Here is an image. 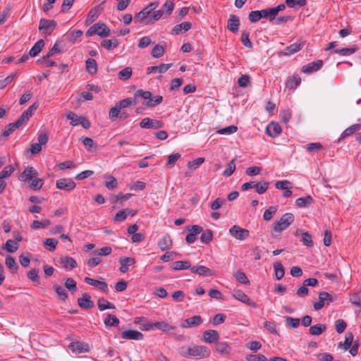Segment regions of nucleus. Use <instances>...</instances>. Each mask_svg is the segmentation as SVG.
<instances>
[{
	"mask_svg": "<svg viewBox=\"0 0 361 361\" xmlns=\"http://www.w3.org/2000/svg\"><path fill=\"white\" fill-rule=\"evenodd\" d=\"M179 353L183 357L195 359L208 357L211 353L209 349L204 345L183 346Z\"/></svg>",
	"mask_w": 361,
	"mask_h": 361,
	"instance_id": "nucleus-1",
	"label": "nucleus"
},
{
	"mask_svg": "<svg viewBox=\"0 0 361 361\" xmlns=\"http://www.w3.org/2000/svg\"><path fill=\"white\" fill-rule=\"evenodd\" d=\"M294 216L291 213L284 214L281 219L273 224V231L276 233H281L286 229L293 221Z\"/></svg>",
	"mask_w": 361,
	"mask_h": 361,
	"instance_id": "nucleus-2",
	"label": "nucleus"
},
{
	"mask_svg": "<svg viewBox=\"0 0 361 361\" xmlns=\"http://www.w3.org/2000/svg\"><path fill=\"white\" fill-rule=\"evenodd\" d=\"M110 29L105 23H97L91 26L85 35L87 37H91L94 35H97L102 37H106L110 35Z\"/></svg>",
	"mask_w": 361,
	"mask_h": 361,
	"instance_id": "nucleus-3",
	"label": "nucleus"
},
{
	"mask_svg": "<svg viewBox=\"0 0 361 361\" xmlns=\"http://www.w3.org/2000/svg\"><path fill=\"white\" fill-rule=\"evenodd\" d=\"M229 233L233 237L239 240H244L250 235V231L247 229L241 228L238 225L231 226Z\"/></svg>",
	"mask_w": 361,
	"mask_h": 361,
	"instance_id": "nucleus-4",
	"label": "nucleus"
},
{
	"mask_svg": "<svg viewBox=\"0 0 361 361\" xmlns=\"http://www.w3.org/2000/svg\"><path fill=\"white\" fill-rule=\"evenodd\" d=\"M334 300V298L330 293L325 291L320 292L319 293V301L314 303L313 307L314 310H319L324 306L325 302L329 304Z\"/></svg>",
	"mask_w": 361,
	"mask_h": 361,
	"instance_id": "nucleus-5",
	"label": "nucleus"
},
{
	"mask_svg": "<svg viewBox=\"0 0 361 361\" xmlns=\"http://www.w3.org/2000/svg\"><path fill=\"white\" fill-rule=\"evenodd\" d=\"M140 126L142 128L159 129L164 126V123L159 120L145 118L140 121Z\"/></svg>",
	"mask_w": 361,
	"mask_h": 361,
	"instance_id": "nucleus-6",
	"label": "nucleus"
},
{
	"mask_svg": "<svg viewBox=\"0 0 361 361\" xmlns=\"http://www.w3.org/2000/svg\"><path fill=\"white\" fill-rule=\"evenodd\" d=\"M75 183L71 178H60L56 182V188L66 191H71L75 189Z\"/></svg>",
	"mask_w": 361,
	"mask_h": 361,
	"instance_id": "nucleus-7",
	"label": "nucleus"
},
{
	"mask_svg": "<svg viewBox=\"0 0 361 361\" xmlns=\"http://www.w3.org/2000/svg\"><path fill=\"white\" fill-rule=\"evenodd\" d=\"M57 25L56 22L54 20H47L42 18L39 21V30H44V32L48 35H50L53 30Z\"/></svg>",
	"mask_w": 361,
	"mask_h": 361,
	"instance_id": "nucleus-8",
	"label": "nucleus"
},
{
	"mask_svg": "<svg viewBox=\"0 0 361 361\" xmlns=\"http://www.w3.org/2000/svg\"><path fill=\"white\" fill-rule=\"evenodd\" d=\"M233 297L235 299H236V300H238L250 307H252L255 308L257 307V302L253 301L252 300H251L243 291H242L240 290H234Z\"/></svg>",
	"mask_w": 361,
	"mask_h": 361,
	"instance_id": "nucleus-9",
	"label": "nucleus"
},
{
	"mask_svg": "<svg viewBox=\"0 0 361 361\" xmlns=\"http://www.w3.org/2000/svg\"><path fill=\"white\" fill-rule=\"evenodd\" d=\"M323 63L322 60H317L315 61L310 62L302 66V71L305 73L310 74L320 70L323 66Z\"/></svg>",
	"mask_w": 361,
	"mask_h": 361,
	"instance_id": "nucleus-10",
	"label": "nucleus"
},
{
	"mask_svg": "<svg viewBox=\"0 0 361 361\" xmlns=\"http://www.w3.org/2000/svg\"><path fill=\"white\" fill-rule=\"evenodd\" d=\"M203 231V228L198 225H193L188 228V234L186 235L185 240L188 243H192L197 239V235Z\"/></svg>",
	"mask_w": 361,
	"mask_h": 361,
	"instance_id": "nucleus-11",
	"label": "nucleus"
},
{
	"mask_svg": "<svg viewBox=\"0 0 361 361\" xmlns=\"http://www.w3.org/2000/svg\"><path fill=\"white\" fill-rule=\"evenodd\" d=\"M202 318L200 315H195L185 319L180 324L182 328H191L200 325L202 323Z\"/></svg>",
	"mask_w": 361,
	"mask_h": 361,
	"instance_id": "nucleus-12",
	"label": "nucleus"
},
{
	"mask_svg": "<svg viewBox=\"0 0 361 361\" xmlns=\"http://www.w3.org/2000/svg\"><path fill=\"white\" fill-rule=\"evenodd\" d=\"M104 3L105 1H103L102 4L90 11L85 21L86 25L92 24L99 17V13L103 9L102 6Z\"/></svg>",
	"mask_w": 361,
	"mask_h": 361,
	"instance_id": "nucleus-13",
	"label": "nucleus"
},
{
	"mask_svg": "<svg viewBox=\"0 0 361 361\" xmlns=\"http://www.w3.org/2000/svg\"><path fill=\"white\" fill-rule=\"evenodd\" d=\"M304 43L302 42H295L287 47L283 51L279 53L280 56H290L295 53L299 51L302 47Z\"/></svg>",
	"mask_w": 361,
	"mask_h": 361,
	"instance_id": "nucleus-14",
	"label": "nucleus"
},
{
	"mask_svg": "<svg viewBox=\"0 0 361 361\" xmlns=\"http://www.w3.org/2000/svg\"><path fill=\"white\" fill-rule=\"evenodd\" d=\"M37 175L38 173L36 169L32 166H28L20 174V179L24 182H30L34 178H36Z\"/></svg>",
	"mask_w": 361,
	"mask_h": 361,
	"instance_id": "nucleus-15",
	"label": "nucleus"
},
{
	"mask_svg": "<svg viewBox=\"0 0 361 361\" xmlns=\"http://www.w3.org/2000/svg\"><path fill=\"white\" fill-rule=\"evenodd\" d=\"M190 271L193 274H198L199 276H211L214 274V271L205 266L198 265L193 266L190 268Z\"/></svg>",
	"mask_w": 361,
	"mask_h": 361,
	"instance_id": "nucleus-16",
	"label": "nucleus"
},
{
	"mask_svg": "<svg viewBox=\"0 0 361 361\" xmlns=\"http://www.w3.org/2000/svg\"><path fill=\"white\" fill-rule=\"evenodd\" d=\"M240 26V19L239 18L234 15L231 14L228 20V30L231 32L235 34L238 32Z\"/></svg>",
	"mask_w": 361,
	"mask_h": 361,
	"instance_id": "nucleus-17",
	"label": "nucleus"
},
{
	"mask_svg": "<svg viewBox=\"0 0 361 361\" xmlns=\"http://www.w3.org/2000/svg\"><path fill=\"white\" fill-rule=\"evenodd\" d=\"M78 304L82 309H90L94 307V302L88 293H83L82 298L78 299Z\"/></svg>",
	"mask_w": 361,
	"mask_h": 361,
	"instance_id": "nucleus-18",
	"label": "nucleus"
},
{
	"mask_svg": "<svg viewBox=\"0 0 361 361\" xmlns=\"http://www.w3.org/2000/svg\"><path fill=\"white\" fill-rule=\"evenodd\" d=\"M121 338L126 340H141L143 334L137 330H127L121 333Z\"/></svg>",
	"mask_w": 361,
	"mask_h": 361,
	"instance_id": "nucleus-19",
	"label": "nucleus"
},
{
	"mask_svg": "<svg viewBox=\"0 0 361 361\" xmlns=\"http://www.w3.org/2000/svg\"><path fill=\"white\" fill-rule=\"evenodd\" d=\"M266 133L271 137H276L281 133V127L278 123L271 122L266 128Z\"/></svg>",
	"mask_w": 361,
	"mask_h": 361,
	"instance_id": "nucleus-20",
	"label": "nucleus"
},
{
	"mask_svg": "<svg viewBox=\"0 0 361 361\" xmlns=\"http://www.w3.org/2000/svg\"><path fill=\"white\" fill-rule=\"evenodd\" d=\"M84 281L89 285L99 288L105 293L109 292L108 284L106 282L93 279L90 277H85Z\"/></svg>",
	"mask_w": 361,
	"mask_h": 361,
	"instance_id": "nucleus-21",
	"label": "nucleus"
},
{
	"mask_svg": "<svg viewBox=\"0 0 361 361\" xmlns=\"http://www.w3.org/2000/svg\"><path fill=\"white\" fill-rule=\"evenodd\" d=\"M24 124L25 123L19 118L16 122L11 123L5 127V130L1 133V136L8 137L16 129Z\"/></svg>",
	"mask_w": 361,
	"mask_h": 361,
	"instance_id": "nucleus-22",
	"label": "nucleus"
},
{
	"mask_svg": "<svg viewBox=\"0 0 361 361\" xmlns=\"http://www.w3.org/2000/svg\"><path fill=\"white\" fill-rule=\"evenodd\" d=\"M219 338V334L216 330H207L203 333L202 340L205 343H212L216 342Z\"/></svg>",
	"mask_w": 361,
	"mask_h": 361,
	"instance_id": "nucleus-23",
	"label": "nucleus"
},
{
	"mask_svg": "<svg viewBox=\"0 0 361 361\" xmlns=\"http://www.w3.org/2000/svg\"><path fill=\"white\" fill-rule=\"evenodd\" d=\"M171 63H161L159 66H149L147 68V73L151 74L156 73L157 72L164 73L166 72L171 67Z\"/></svg>",
	"mask_w": 361,
	"mask_h": 361,
	"instance_id": "nucleus-24",
	"label": "nucleus"
},
{
	"mask_svg": "<svg viewBox=\"0 0 361 361\" xmlns=\"http://www.w3.org/2000/svg\"><path fill=\"white\" fill-rule=\"evenodd\" d=\"M192 27V24L190 22L185 21L180 24L174 26L171 30L173 35H179L182 31L187 32Z\"/></svg>",
	"mask_w": 361,
	"mask_h": 361,
	"instance_id": "nucleus-25",
	"label": "nucleus"
},
{
	"mask_svg": "<svg viewBox=\"0 0 361 361\" xmlns=\"http://www.w3.org/2000/svg\"><path fill=\"white\" fill-rule=\"evenodd\" d=\"M173 241L169 235L164 236L157 243L161 250L164 251L171 247Z\"/></svg>",
	"mask_w": 361,
	"mask_h": 361,
	"instance_id": "nucleus-26",
	"label": "nucleus"
},
{
	"mask_svg": "<svg viewBox=\"0 0 361 361\" xmlns=\"http://www.w3.org/2000/svg\"><path fill=\"white\" fill-rule=\"evenodd\" d=\"M38 107V104L37 103L31 105L27 110H25L20 116V120L25 124L30 119V118L32 116L35 111Z\"/></svg>",
	"mask_w": 361,
	"mask_h": 361,
	"instance_id": "nucleus-27",
	"label": "nucleus"
},
{
	"mask_svg": "<svg viewBox=\"0 0 361 361\" xmlns=\"http://www.w3.org/2000/svg\"><path fill=\"white\" fill-rule=\"evenodd\" d=\"M171 268L175 271L185 270L191 268L189 261H176L171 264Z\"/></svg>",
	"mask_w": 361,
	"mask_h": 361,
	"instance_id": "nucleus-28",
	"label": "nucleus"
},
{
	"mask_svg": "<svg viewBox=\"0 0 361 361\" xmlns=\"http://www.w3.org/2000/svg\"><path fill=\"white\" fill-rule=\"evenodd\" d=\"M361 128V124H354L346 128L343 133L341 135L337 142H340L343 139L348 136L353 135L355 131L359 130Z\"/></svg>",
	"mask_w": 361,
	"mask_h": 361,
	"instance_id": "nucleus-29",
	"label": "nucleus"
},
{
	"mask_svg": "<svg viewBox=\"0 0 361 361\" xmlns=\"http://www.w3.org/2000/svg\"><path fill=\"white\" fill-rule=\"evenodd\" d=\"M70 349L73 352L82 353L87 352L89 350L88 345L83 344L80 342H72L69 345Z\"/></svg>",
	"mask_w": 361,
	"mask_h": 361,
	"instance_id": "nucleus-30",
	"label": "nucleus"
},
{
	"mask_svg": "<svg viewBox=\"0 0 361 361\" xmlns=\"http://www.w3.org/2000/svg\"><path fill=\"white\" fill-rule=\"evenodd\" d=\"M44 41L43 39L38 40L30 49L29 55L32 57L37 56L44 47Z\"/></svg>",
	"mask_w": 361,
	"mask_h": 361,
	"instance_id": "nucleus-31",
	"label": "nucleus"
},
{
	"mask_svg": "<svg viewBox=\"0 0 361 361\" xmlns=\"http://www.w3.org/2000/svg\"><path fill=\"white\" fill-rule=\"evenodd\" d=\"M216 350L222 355H228L231 351V347L226 342H217L216 343Z\"/></svg>",
	"mask_w": 361,
	"mask_h": 361,
	"instance_id": "nucleus-32",
	"label": "nucleus"
},
{
	"mask_svg": "<svg viewBox=\"0 0 361 361\" xmlns=\"http://www.w3.org/2000/svg\"><path fill=\"white\" fill-rule=\"evenodd\" d=\"M119 262L121 264L120 267V271L122 273H126L128 270V267L133 264L135 261L134 258L125 257L123 259H120Z\"/></svg>",
	"mask_w": 361,
	"mask_h": 361,
	"instance_id": "nucleus-33",
	"label": "nucleus"
},
{
	"mask_svg": "<svg viewBox=\"0 0 361 361\" xmlns=\"http://www.w3.org/2000/svg\"><path fill=\"white\" fill-rule=\"evenodd\" d=\"M326 330V326L325 324H318L310 326L309 329V333L312 336H319Z\"/></svg>",
	"mask_w": 361,
	"mask_h": 361,
	"instance_id": "nucleus-34",
	"label": "nucleus"
},
{
	"mask_svg": "<svg viewBox=\"0 0 361 361\" xmlns=\"http://www.w3.org/2000/svg\"><path fill=\"white\" fill-rule=\"evenodd\" d=\"M104 323L106 327L109 328L112 326H118L120 321L116 315L109 314L107 317L104 319Z\"/></svg>",
	"mask_w": 361,
	"mask_h": 361,
	"instance_id": "nucleus-35",
	"label": "nucleus"
},
{
	"mask_svg": "<svg viewBox=\"0 0 361 361\" xmlns=\"http://www.w3.org/2000/svg\"><path fill=\"white\" fill-rule=\"evenodd\" d=\"M53 289L57 294V297L59 300L62 301H66L68 297V293L66 291L65 288L61 286L59 284H54L53 286Z\"/></svg>",
	"mask_w": 361,
	"mask_h": 361,
	"instance_id": "nucleus-36",
	"label": "nucleus"
},
{
	"mask_svg": "<svg viewBox=\"0 0 361 361\" xmlns=\"http://www.w3.org/2000/svg\"><path fill=\"white\" fill-rule=\"evenodd\" d=\"M313 202L312 196L307 195L305 197H299L295 200V204L298 207H305L310 206Z\"/></svg>",
	"mask_w": 361,
	"mask_h": 361,
	"instance_id": "nucleus-37",
	"label": "nucleus"
},
{
	"mask_svg": "<svg viewBox=\"0 0 361 361\" xmlns=\"http://www.w3.org/2000/svg\"><path fill=\"white\" fill-rule=\"evenodd\" d=\"M85 64H86V70L90 74L94 75L97 73V70H98L97 64L96 61L94 59H91V58L88 59L85 61Z\"/></svg>",
	"mask_w": 361,
	"mask_h": 361,
	"instance_id": "nucleus-38",
	"label": "nucleus"
},
{
	"mask_svg": "<svg viewBox=\"0 0 361 361\" xmlns=\"http://www.w3.org/2000/svg\"><path fill=\"white\" fill-rule=\"evenodd\" d=\"M274 272H275V277L277 280L281 279L285 274V269L282 264L279 262H276L273 264Z\"/></svg>",
	"mask_w": 361,
	"mask_h": 361,
	"instance_id": "nucleus-39",
	"label": "nucleus"
},
{
	"mask_svg": "<svg viewBox=\"0 0 361 361\" xmlns=\"http://www.w3.org/2000/svg\"><path fill=\"white\" fill-rule=\"evenodd\" d=\"M163 101V97L161 95H157L153 97H150V99L146 102H143L142 104L146 106L152 108L155 107L158 104H161Z\"/></svg>",
	"mask_w": 361,
	"mask_h": 361,
	"instance_id": "nucleus-40",
	"label": "nucleus"
},
{
	"mask_svg": "<svg viewBox=\"0 0 361 361\" xmlns=\"http://www.w3.org/2000/svg\"><path fill=\"white\" fill-rule=\"evenodd\" d=\"M358 50V47L357 45H353L349 48H343L335 49L334 52L339 54L342 56H350Z\"/></svg>",
	"mask_w": 361,
	"mask_h": 361,
	"instance_id": "nucleus-41",
	"label": "nucleus"
},
{
	"mask_svg": "<svg viewBox=\"0 0 361 361\" xmlns=\"http://www.w3.org/2000/svg\"><path fill=\"white\" fill-rule=\"evenodd\" d=\"M61 262L66 269H73L77 267L76 261L71 257L62 258Z\"/></svg>",
	"mask_w": 361,
	"mask_h": 361,
	"instance_id": "nucleus-42",
	"label": "nucleus"
},
{
	"mask_svg": "<svg viewBox=\"0 0 361 361\" xmlns=\"http://www.w3.org/2000/svg\"><path fill=\"white\" fill-rule=\"evenodd\" d=\"M119 42L116 39H104L101 42V46L107 50H111L117 47Z\"/></svg>",
	"mask_w": 361,
	"mask_h": 361,
	"instance_id": "nucleus-43",
	"label": "nucleus"
},
{
	"mask_svg": "<svg viewBox=\"0 0 361 361\" xmlns=\"http://www.w3.org/2000/svg\"><path fill=\"white\" fill-rule=\"evenodd\" d=\"M5 263L6 267L11 271L12 273H16L18 271V266L12 256L8 255L6 257Z\"/></svg>",
	"mask_w": 361,
	"mask_h": 361,
	"instance_id": "nucleus-44",
	"label": "nucleus"
},
{
	"mask_svg": "<svg viewBox=\"0 0 361 361\" xmlns=\"http://www.w3.org/2000/svg\"><path fill=\"white\" fill-rule=\"evenodd\" d=\"M97 305L100 311H104L107 309H115V305L104 298H101L98 300Z\"/></svg>",
	"mask_w": 361,
	"mask_h": 361,
	"instance_id": "nucleus-45",
	"label": "nucleus"
},
{
	"mask_svg": "<svg viewBox=\"0 0 361 361\" xmlns=\"http://www.w3.org/2000/svg\"><path fill=\"white\" fill-rule=\"evenodd\" d=\"M202 235L200 236V240L202 243L209 244L213 240V232L210 229H207L202 232Z\"/></svg>",
	"mask_w": 361,
	"mask_h": 361,
	"instance_id": "nucleus-46",
	"label": "nucleus"
},
{
	"mask_svg": "<svg viewBox=\"0 0 361 361\" xmlns=\"http://www.w3.org/2000/svg\"><path fill=\"white\" fill-rule=\"evenodd\" d=\"M181 157L180 154L173 153L168 157L167 162L166 163L165 167L167 169H171L175 166V164L178 159Z\"/></svg>",
	"mask_w": 361,
	"mask_h": 361,
	"instance_id": "nucleus-47",
	"label": "nucleus"
},
{
	"mask_svg": "<svg viewBox=\"0 0 361 361\" xmlns=\"http://www.w3.org/2000/svg\"><path fill=\"white\" fill-rule=\"evenodd\" d=\"M136 104H137V100L135 97L134 98L128 97V98H126V99L119 101L116 104L121 110L122 109L126 108L130 105Z\"/></svg>",
	"mask_w": 361,
	"mask_h": 361,
	"instance_id": "nucleus-48",
	"label": "nucleus"
},
{
	"mask_svg": "<svg viewBox=\"0 0 361 361\" xmlns=\"http://www.w3.org/2000/svg\"><path fill=\"white\" fill-rule=\"evenodd\" d=\"M269 183L266 180H262L259 183H256L255 189L258 194L264 193L269 188Z\"/></svg>",
	"mask_w": 361,
	"mask_h": 361,
	"instance_id": "nucleus-49",
	"label": "nucleus"
},
{
	"mask_svg": "<svg viewBox=\"0 0 361 361\" xmlns=\"http://www.w3.org/2000/svg\"><path fill=\"white\" fill-rule=\"evenodd\" d=\"M112 252V248L109 246L103 247L102 248L97 249L94 250L91 255L94 256H107L110 255Z\"/></svg>",
	"mask_w": 361,
	"mask_h": 361,
	"instance_id": "nucleus-50",
	"label": "nucleus"
},
{
	"mask_svg": "<svg viewBox=\"0 0 361 361\" xmlns=\"http://www.w3.org/2000/svg\"><path fill=\"white\" fill-rule=\"evenodd\" d=\"M133 73V70L130 67H126L121 71H120L118 73V78L121 80H126L129 79Z\"/></svg>",
	"mask_w": 361,
	"mask_h": 361,
	"instance_id": "nucleus-51",
	"label": "nucleus"
},
{
	"mask_svg": "<svg viewBox=\"0 0 361 361\" xmlns=\"http://www.w3.org/2000/svg\"><path fill=\"white\" fill-rule=\"evenodd\" d=\"M154 326L163 331H171L175 329V327L169 325L165 322H157L154 323Z\"/></svg>",
	"mask_w": 361,
	"mask_h": 361,
	"instance_id": "nucleus-52",
	"label": "nucleus"
},
{
	"mask_svg": "<svg viewBox=\"0 0 361 361\" xmlns=\"http://www.w3.org/2000/svg\"><path fill=\"white\" fill-rule=\"evenodd\" d=\"M4 248L8 252H15L18 249V245L13 240H8L4 244Z\"/></svg>",
	"mask_w": 361,
	"mask_h": 361,
	"instance_id": "nucleus-53",
	"label": "nucleus"
},
{
	"mask_svg": "<svg viewBox=\"0 0 361 361\" xmlns=\"http://www.w3.org/2000/svg\"><path fill=\"white\" fill-rule=\"evenodd\" d=\"M165 48L161 44H157L152 50L151 54L154 58H159L164 54Z\"/></svg>",
	"mask_w": 361,
	"mask_h": 361,
	"instance_id": "nucleus-54",
	"label": "nucleus"
},
{
	"mask_svg": "<svg viewBox=\"0 0 361 361\" xmlns=\"http://www.w3.org/2000/svg\"><path fill=\"white\" fill-rule=\"evenodd\" d=\"M234 276L238 281L243 284L249 285L250 283L245 274L240 270L236 271Z\"/></svg>",
	"mask_w": 361,
	"mask_h": 361,
	"instance_id": "nucleus-55",
	"label": "nucleus"
},
{
	"mask_svg": "<svg viewBox=\"0 0 361 361\" xmlns=\"http://www.w3.org/2000/svg\"><path fill=\"white\" fill-rule=\"evenodd\" d=\"M301 79L298 75H293L287 82L286 86L288 88L293 89L300 84Z\"/></svg>",
	"mask_w": 361,
	"mask_h": 361,
	"instance_id": "nucleus-56",
	"label": "nucleus"
},
{
	"mask_svg": "<svg viewBox=\"0 0 361 361\" xmlns=\"http://www.w3.org/2000/svg\"><path fill=\"white\" fill-rule=\"evenodd\" d=\"M58 243V240L54 238H47L43 244L48 250L53 252L56 249Z\"/></svg>",
	"mask_w": 361,
	"mask_h": 361,
	"instance_id": "nucleus-57",
	"label": "nucleus"
},
{
	"mask_svg": "<svg viewBox=\"0 0 361 361\" xmlns=\"http://www.w3.org/2000/svg\"><path fill=\"white\" fill-rule=\"evenodd\" d=\"M15 168L12 165L6 166L1 171H0V180H4V178L9 177L14 171Z\"/></svg>",
	"mask_w": 361,
	"mask_h": 361,
	"instance_id": "nucleus-58",
	"label": "nucleus"
},
{
	"mask_svg": "<svg viewBox=\"0 0 361 361\" xmlns=\"http://www.w3.org/2000/svg\"><path fill=\"white\" fill-rule=\"evenodd\" d=\"M353 334L351 332L347 333L345 335V339L343 343H340L339 345L342 346L344 350H347L350 348L353 343Z\"/></svg>",
	"mask_w": 361,
	"mask_h": 361,
	"instance_id": "nucleus-59",
	"label": "nucleus"
},
{
	"mask_svg": "<svg viewBox=\"0 0 361 361\" xmlns=\"http://www.w3.org/2000/svg\"><path fill=\"white\" fill-rule=\"evenodd\" d=\"M235 170V159H232L230 161V162L228 164L226 169L224 171L223 175L226 177L231 176L233 172Z\"/></svg>",
	"mask_w": 361,
	"mask_h": 361,
	"instance_id": "nucleus-60",
	"label": "nucleus"
},
{
	"mask_svg": "<svg viewBox=\"0 0 361 361\" xmlns=\"http://www.w3.org/2000/svg\"><path fill=\"white\" fill-rule=\"evenodd\" d=\"M149 17L147 16V12L146 9L142 10L140 12L135 14L134 17L135 22H140L142 23L145 20H147L148 23Z\"/></svg>",
	"mask_w": 361,
	"mask_h": 361,
	"instance_id": "nucleus-61",
	"label": "nucleus"
},
{
	"mask_svg": "<svg viewBox=\"0 0 361 361\" xmlns=\"http://www.w3.org/2000/svg\"><path fill=\"white\" fill-rule=\"evenodd\" d=\"M174 8V4L171 1H166L164 4L161 6V10L164 11V14L169 16L172 13Z\"/></svg>",
	"mask_w": 361,
	"mask_h": 361,
	"instance_id": "nucleus-62",
	"label": "nucleus"
},
{
	"mask_svg": "<svg viewBox=\"0 0 361 361\" xmlns=\"http://www.w3.org/2000/svg\"><path fill=\"white\" fill-rule=\"evenodd\" d=\"M64 286L71 292H75L77 290V283L72 278H67Z\"/></svg>",
	"mask_w": 361,
	"mask_h": 361,
	"instance_id": "nucleus-63",
	"label": "nucleus"
},
{
	"mask_svg": "<svg viewBox=\"0 0 361 361\" xmlns=\"http://www.w3.org/2000/svg\"><path fill=\"white\" fill-rule=\"evenodd\" d=\"M246 360L247 361H268L267 358L264 355H262V354L247 355Z\"/></svg>",
	"mask_w": 361,
	"mask_h": 361,
	"instance_id": "nucleus-64",
	"label": "nucleus"
}]
</instances>
